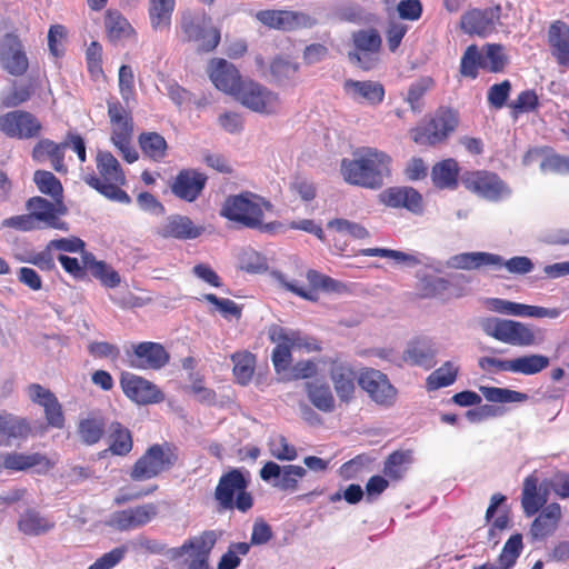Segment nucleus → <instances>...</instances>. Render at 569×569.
Returning a JSON list of instances; mask_svg holds the SVG:
<instances>
[{"instance_id": "nucleus-1", "label": "nucleus", "mask_w": 569, "mask_h": 569, "mask_svg": "<svg viewBox=\"0 0 569 569\" xmlns=\"http://www.w3.org/2000/svg\"><path fill=\"white\" fill-rule=\"evenodd\" d=\"M391 157L382 150L361 147L350 158H343L339 172L350 186L370 190L380 189L391 176Z\"/></svg>"}, {"instance_id": "nucleus-2", "label": "nucleus", "mask_w": 569, "mask_h": 569, "mask_svg": "<svg viewBox=\"0 0 569 569\" xmlns=\"http://www.w3.org/2000/svg\"><path fill=\"white\" fill-rule=\"evenodd\" d=\"M271 211L272 204L263 197L244 191L227 197L221 206L220 216L246 228L272 231L277 223H264L267 214Z\"/></svg>"}, {"instance_id": "nucleus-3", "label": "nucleus", "mask_w": 569, "mask_h": 569, "mask_svg": "<svg viewBox=\"0 0 569 569\" xmlns=\"http://www.w3.org/2000/svg\"><path fill=\"white\" fill-rule=\"evenodd\" d=\"M479 325L487 336L507 345L532 347L545 341L542 329L520 321L487 317Z\"/></svg>"}, {"instance_id": "nucleus-4", "label": "nucleus", "mask_w": 569, "mask_h": 569, "mask_svg": "<svg viewBox=\"0 0 569 569\" xmlns=\"http://www.w3.org/2000/svg\"><path fill=\"white\" fill-rule=\"evenodd\" d=\"M250 472L242 468H233L224 472L214 489V499L224 510L237 509L247 512L253 506V498L248 491Z\"/></svg>"}, {"instance_id": "nucleus-5", "label": "nucleus", "mask_w": 569, "mask_h": 569, "mask_svg": "<svg viewBox=\"0 0 569 569\" xmlns=\"http://www.w3.org/2000/svg\"><path fill=\"white\" fill-rule=\"evenodd\" d=\"M96 161L102 179L94 174H86L84 182L108 199L129 202V196L120 189V186L124 184L126 178L119 161L109 151H99Z\"/></svg>"}, {"instance_id": "nucleus-6", "label": "nucleus", "mask_w": 569, "mask_h": 569, "mask_svg": "<svg viewBox=\"0 0 569 569\" xmlns=\"http://www.w3.org/2000/svg\"><path fill=\"white\" fill-rule=\"evenodd\" d=\"M178 461L177 448L169 443H154L134 462L130 477L144 481L169 471Z\"/></svg>"}, {"instance_id": "nucleus-7", "label": "nucleus", "mask_w": 569, "mask_h": 569, "mask_svg": "<svg viewBox=\"0 0 569 569\" xmlns=\"http://www.w3.org/2000/svg\"><path fill=\"white\" fill-rule=\"evenodd\" d=\"M244 108L263 116L279 112L281 100L279 94L253 80L244 79L233 94Z\"/></svg>"}, {"instance_id": "nucleus-8", "label": "nucleus", "mask_w": 569, "mask_h": 569, "mask_svg": "<svg viewBox=\"0 0 569 569\" xmlns=\"http://www.w3.org/2000/svg\"><path fill=\"white\" fill-rule=\"evenodd\" d=\"M108 116L111 124V141L129 163L138 159L131 146L133 121L130 112L119 102H108Z\"/></svg>"}, {"instance_id": "nucleus-9", "label": "nucleus", "mask_w": 569, "mask_h": 569, "mask_svg": "<svg viewBox=\"0 0 569 569\" xmlns=\"http://www.w3.org/2000/svg\"><path fill=\"white\" fill-rule=\"evenodd\" d=\"M181 28L187 39L197 42L201 51H211L219 44L220 31L211 26V18L204 11L184 12Z\"/></svg>"}, {"instance_id": "nucleus-10", "label": "nucleus", "mask_w": 569, "mask_h": 569, "mask_svg": "<svg viewBox=\"0 0 569 569\" xmlns=\"http://www.w3.org/2000/svg\"><path fill=\"white\" fill-rule=\"evenodd\" d=\"M461 182L469 191L492 202L506 200L512 193L511 188L498 174L489 171L467 172Z\"/></svg>"}, {"instance_id": "nucleus-11", "label": "nucleus", "mask_w": 569, "mask_h": 569, "mask_svg": "<svg viewBox=\"0 0 569 569\" xmlns=\"http://www.w3.org/2000/svg\"><path fill=\"white\" fill-rule=\"evenodd\" d=\"M458 121V113L456 111L439 109L426 127L411 130L412 140L422 146L437 144L455 131Z\"/></svg>"}, {"instance_id": "nucleus-12", "label": "nucleus", "mask_w": 569, "mask_h": 569, "mask_svg": "<svg viewBox=\"0 0 569 569\" xmlns=\"http://www.w3.org/2000/svg\"><path fill=\"white\" fill-rule=\"evenodd\" d=\"M360 388L366 391L369 398L378 406L391 408L398 399V390L390 382L383 372L366 368L358 376Z\"/></svg>"}, {"instance_id": "nucleus-13", "label": "nucleus", "mask_w": 569, "mask_h": 569, "mask_svg": "<svg viewBox=\"0 0 569 569\" xmlns=\"http://www.w3.org/2000/svg\"><path fill=\"white\" fill-rule=\"evenodd\" d=\"M355 51L349 52V60L363 70H371L379 61L381 37L373 28L362 29L352 33Z\"/></svg>"}, {"instance_id": "nucleus-14", "label": "nucleus", "mask_w": 569, "mask_h": 569, "mask_svg": "<svg viewBox=\"0 0 569 569\" xmlns=\"http://www.w3.org/2000/svg\"><path fill=\"white\" fill-rule=\"evenodd\" d=\"M260 478L270 483L273 488L283 492L298 490L299 481L306 477L307 470L298 465L280 466L277 462L268 461L260 469Z\"/></svg>"}, {"instance_id": "nucleus-15", "label": "nucleus", "mask_w": 569, "mask_h": 569, "mask_svg": "<svg viewBox=\"0 0 569 569\" xmlns=\"http://www.w3.org/2000/svg\"><path fill=\"white\" fill-rule=\"evenodd\" d=\"M256 18L263 26L282 31L311 28L316 24V19L311 16L291 10H261L256 13Z\"/></svg>"}, {"instance_id": "nucleus-16", "label": "nucleus", "mask_w": 569, "mask_h": 569, "mask_svg": "<svg viewBox=\"0 0 569 569\" xmlns=\"http://www.w3.org/2000/svg\"><path fill=\"white\" fill-rule=\"evenodd\" d=\"M120 386L123 393L137 405L158 403L164 399L153 382L130 372L121 375Z\"/></svg>"}, {"instance_id": "nucleus-17", "label": "nucleus", "mask_w": 569, "mask_h": 569, "mask_svg": "<svg viewBox=\"0 0 569 569\" xmlns=\"http://www.w3.org/2000/svg\"><path fill=\"white\" fill-rule=\"evenodd\" d=\"M274 277L282 288L310 301L317 300V289L320 288L326 291H335L339 287V283L336 280L323 276L316 270H309L307 272V280L310 284V288L300 284L297 280H288L281 273H277Z\"/></svg>"}, {"instance_id": "nucleus-18", "label": "nucleus", "mask_w": 569, "mask_h": 569, "mask_svg": "<svg viewBox=\"0 0 569 569\" xmlns=\"http://www.w3.org/2000/svg\"><path fill=\"white\" fill-rule=\"evenodd\" d=\"M54 466V461L40 452H3L0 455V469L11 472L34 469L38 473H46Z\"/></svg>"}, {"instance_id": "nucleus-19", "label": "nucleus", "mask_w": 569, "mask_h": 569, "mask_svg": "<svg viewBox=\"0 0 569 569\" xmlns=\"http://www.w3.org/2000/svg\"><path fill=\"white\" fill-rule=\"evenodd\" d=\"M158 515V507L154 503H143L133 508H128L113 512L109 525L118 530H134L148 525Z\"/></svg>"}, {"instance_id": "nucleus-20", "label": "nucleus", "mask_w": 569, "mask_h": 569, "mask_svg": "<svg viewBox=\"0 0 569 569\" xmlns=\"http://www.w3.org/2000/svg\"><path fill=\"white\" fill-rule=\"evenodd\" d=\"M500 19V8L473 9L461 17V29L471 36L488 37L496 30Z\"/></svg>"}, {"instance_id": "nucleus-21", "label": "nucleus", "mask_w": 569, "mask_h": 569, "mask_svg": "<svg viewBox=\"0 0 569 569\" xmlns=\"http://www.w3.org/2000/svg\"><path fill=\"white\" fill-rule=\"evenodd\" d=\"M27 209L30 211L33 220L40 227L42 223L46 227L54 229H66L64 222L60 221L59 214L64 212L63 204L60 199L56 202H50L41 197H33L28 200Z\"/></svg>"}, {"instance_id": "nucleus-22", "label": "nucleus", "mask_w": 569, "mask_h": 569, "mask_svg": "<svg viewBox=\"0 0 569 569\" xmlns=\"http://www.w3.org/2000/svg\"><path fill=\"white\" fill-rule=\"evenodd\" d=\"M40 128L39 121L29 112L11 111L0 118V129L13 138L34 137Z\"/></svg>"}, {"instance_id": "nucleus-23", "label": "nucleus", "mask_w": 569, "mask_h": 569, "mask_svg": "<svg viewBox=\"0 0 569 569\" xmlns=\"http://www.w3.org/2000/svg\"><path fill=\"white\" fill-rule=\"evenodd\" d=\"M208 73L218 90L232 97L243 81L237 68L224 59H212L208 67Z\"/></svg>"}, {"instance_id": "nucleus-24", "label": "nucleus", "mask_w": 569, "mask_h": 569, "mask_svg": "<svg viewBox=\"0 0 569 569\" xmlns=\"http://www.w3.org/2000/svg\"><path fill=\"white\" fill-rule=\"evenodd\" d=\"M169 361L164 348L156 342H140L133 346L130 365L136 369H160Z\"/></svg>"}, {"instance_id": "nucleus-25", "label": "nucleus", "mask_w": 569, "mask_h": 569, "mask_svg": "<svg viewBox=\"0 0 569 569\" xmlns=\"http://www.w3.org/2000/svg\"><path fill=\"white\" fill-rule=\"evenodd\" d=\"M343 91L349 99L358 103L377 106L385 98L383 86L371 80H353L347 79L343 82Z\"/></svg>"}, {"instance_id": "nucleus-26", "label": "nucleus", "mask_w": 569, "mask_h": 569, "mask_svg": "<svg viewBox=\"0 0 569 569\" xmlns=\"http://www.w3.org/2000/svg\"><path fill=\"white\" fill-rule=\"evenodd\" d=\"M207 177L196 170L180 171L171 184L172 193L188 202L194 201L202 192Z\"/></svg>"}, {"instance_id": "nucleus-27", "label": "nucleus", "mask_w": 569, "mask_h": 569, "mask_svg": "<svg viewBox=\"0 0 569 569\" xmlns=\"http://www.w3.org/2000/svg\"><path fill=\"white\" fill-rule=\"evenodd\" d=\"M203 232V228L196 226L193 221L181 214H172L157 228V233L162 238L179 240L196 239Z\"/></svg>"}, {"instance_id": "nucleus-28", "label": "nucleus", "mask_w": 569, "mask_h": 569, "mask_svg": "<svg viewBox=\"0 0 569 569\" xmlns=\"http://www.w3.org/2000/svg\"><path fill=\"white\" fill-rule=\"evenodd\" d=\"M31 432L29 422L21 417L2 413L0 415V446L11 447L16 442L24 441Z\"/></svg>"}, {"instance_id": "nucleus-29", "label": "nucleus", "mask_w": 569, "mask_h": 569, "mask_svg": "<svg viewBox=\"0 0 569 569\" xmlns=\"http://www.w3.org/2000/svg\"><path fill=\"white\" fill-rule=\"evenodd\" d=\"M268 337L270 340L283 341L290 345L291 349L301 350L303 352H313L320 350L317 340L299 330L284 328L278 325H272L268 329Z\"/></svg>"}, {"instance_id": "nucleus-30", "label": "nucleus", "mask_w": 569, "mask_h": 569, "mask_svg": "<svg viewBox=\"0 0 569 569\" xmlns=\"http://www.w3.org/2000/svg\"><path fill=\"white\" fill-rule=\"evenodd\" d=\"M330 378L333 383L338 398L343 402H349L356 391V375L352 367L345 362H335L330 369Z\"/></svg>"}, {"instance_id": "nucleus-31", "label": "nucleus", "mask_w": 569, "mask_h": 569, "mask_svg": "<svg viewBox=\"0 0 569 569\" xmlns=\"http://www.w3.org/2000/svg\"><path fill=\"white\" fill-rule=\"evenodd\" d=\"M103 26L108 40L118 44L136 36V30L128 19L117 9H108L104 13Z\"/></svg>"}, {"instance_id": "nucleus-32", "label": "nucleus", "mask_w": 569, "mask_h": 569, "mask_svg": "<svg viewBox=\"0 0 569 569\" xmlns=\"http://www.w3.org/2000/svg\"><path fill=\"white\" fill-rule=\"evenodd\" d=\"M361 256L366 257H381L389 258L395 260L399 264H405L408 267H415L418 264H426L432 268L435 271H441V266L438 262L431 261L428 262V259L419 253H408L403 251L385 249V248H367L360 250Z\"/></svg>"}, {"instance_id": "nucleus-33", "label": "nucleus", "mask_w": 569, "mask_h": 569, "mask_svg": "<svg viewBox=\"0 0 569 569\" xmlns=\"http://www.w3.org/2000/svg\"><path fill=\"white\" fill-rule=\"evenodd\" d=\"M548 42L552 56L560 66H569V26L563 21L552 22L548 30Z\"/></svg>"}, {"instance_id": "nucleus-34", "label": "nucleus", "mask_w": 569, "mask_h": 569, "mask_svg": "<svg viewBox=\"0 0 569 569\" xmlns=\"http://www.w3.org/2000/svg\"><path fill=\"white\" fill-rule=\"evenodd\" d=\"M500 256L490 252L475 251L462 252L450 257L447 261V267L452 269L472 270L481 267H492V264L500 263Z\"/></svg>"}, {"instance_id": "nucleus-35", "label": "nucleus", "mask_w": 569, "mask_h": 569, "mask_svg": "<svg viewBox=\"0 0 569 569\" xmlns=\"http://www.w3.org/2000/svg\"><path fill=\"white\" fill-rule=\"evenodd\" d=\"M436 349L428 339H418L408 343L402 353L405 362L412 366L431 368L435 363Z\"/></svg>"}, {"instance_id": "nucleus-36", "label": "nucleus", "mask_w": 569, "mask_h": 569, "mask_svg": "<svg viewBox=\"0 0 569 569\" xmlns=\"http://www.w3.org/2000/svg\"><path fill=\"white\" fill-rule=\"evenodd\" d=\"M561 518V507L552 502L546 506L541 513L533 520L530 532L536 539H543L552 535L558 528Z\"/></svg>"}, {"instance_id": "nucleus-37", "label": "nucleus", "mask_w": 569, "mask_h": 569, "mask_svg": "<svg viewBox=\"0 0 569 569\" xmlns=\"http://www.w3.org/2000/svg\"><path fill=\"white\" fill-rule=\"evenodd\" d=\"M68 146L69 142L67 139L61 143H56L51 140H42L34 147L33 157L39 161L48 158L57 172H67L64 151Z\"/></svg>"}, {"instance_id": "nucleus-38", "label": "nucleus", "mask_w": 569, "mask_h": 569, "mask_svg": "<svg viewBox=\"0 0 569 569\" xmlns=\"http://www.w3.org/2000/svg\"><path fill=\"white\" fill-rule=\"evenodd\" d=\"M309 401L320 411L335 410V397L329 385L321 379H312L305 383Z\"/></svg>"}, {"instance_id": "nucleus-39", "label": "nucleus", "mask_w": 569, "mask_h": 569, "mask_svg": "<svg viewBox=\"0 0 569 569\" xmlns=\"http://www.w3.org/2000/svg\"><path fill=\"white\" fill-rule=\"evenodd\" d=\"M82 263L102 286L116 288L120 284V274L104 261L97 260L91 252H83Z\"/></svg>"}, {"instance_id": "nucleus-40", "label": "nucleus", "mask_w": 569, "mask_h": 569, "mask_svg": "<svg viewBox=\"0 0 569 569\" xmlns=\"http://www.w3.org/2000/svg\"><path fill=\"white\" fill-rule=\"evenodd\" d=\"M217 542V533L214 531H204L199 536L186 540L178 549L177 556L190 553V557L209 558L211 550Z\"/></svg>"}, {"instance_id": "nucleus-41", "label": "nucleus", "mask_w": 569, "mask_h": 569, "mask_svg": "<svg viewBox=\"0 0 569 569\" xmlns=\"http://www.w3.org/2000/svg\"><path fill=\"white\" fill-rule=\"evenodd\" d=\"M104 419L98 413H90L81 418L78 422L77 432L81 440L87 446L96 445L100 441L104 433Z\"/></svg>"}, {"instance_id": "nucleus-42", "label": "nucleus", "mask_w": 569, "mask_h": 569, "mask_svg": "<svg viewBox=\"0 0 569 569\" xmlns=\"http://www.w3.org/2000/svg\"><path fill=\"white\" fill-rule=\"evenodd\" d=\"M54 527V522L40 515L38 511L28 510L21 515L18 521V528L28 536H40L49 532Z\"/></svg>"}, {"instance_id": "nucleus-43", "label": "nucleus", "mask_w": 569, "mask_h": 569, "mask_svg": "<svg viewBox=\"0 0 569 569\" xmlns=\"http://www.w3.org/2000/svg\"><path fill=\"white\" fill-rule=\"evenodd\" d=\"M176 0H149L150 23L156 30L168 29L171 24Z\"/></svg>"}, {"instance_id": "nucleus-44", "label": "nucleus", "mask_w": 569, "mask_h": 569, "mask_svg": "<svg viewBox=\"0 0 569 569\" xmlns=\"http://www.w3.org/2000/svg\"><path fill=\"white\" fill-rule=\"evenodd\" d=\"M481 53V69L489 72H501L508 63V58L505 53V48L498 43H487L482 47Z\"/></svg>"}, {"instance_id": "nucleus-45", "label": "nucleus", "mask_w": 569, "mask_h": 569, "mask_svg": "<svg viewBox=\"0 0 569 569\" xmlns=\"http://www.w3.org/2000/svg\"><path fill=\"white\" fill-rule=\"evenodd\" d=\"M459 167L456 160L446 159L433 166L431 178L439 188H453L457 184Z\"/></svg>"}, {"instance_id": "nucleus-46", "label": "nucleus", "mask_w": 569, "mask_h": 569, "mask_svg": "<svg viewBox=\"0 0 569 569\" xmlns=\"http://www.w3.org/2000/svg\"><path fill=\"white\" fill-rule=\"evenodd\" d=\"M546 502V499L538 493V480L533 476H529L523 481L521 505L526 516L530 517Z\"/></svg>"}, {"instance_id": "nucleus-47", "label": "nucleus", "mask_w": 569, "mask_h": 569, "mask_svg": "<svg viewBox=\"0 0 569 569\" xmlns=\"http://www.w3.org/2000/svg\"><path fill=\"white\" fill-rule=\"evenodd\" d=\"M549 366V358L543 355H526L511 359V372L526 376L536 375Z\"/></svg>"}, {"instance_id": "nucleus-48", "label": "nucleus", "mask_w": 569, "mask_h": 569, "mask_svg": "<svg viewBox=\"0 0 569 569\" xmlns=\"http://www.w3.org/2000/svg\"><path fill=\"white\" fill-rule=\"evenodd\" d=\"M479 391L487 401L496 403L525 402L529 398L527 393L508 388L481 386Z\"/></svg>"}, {"instance_id": "nucleus-49", "label": "nucleus", "mask_w": 569, "mask_h": 569, "mask_svg": "<svg viewBox=\"0 0 569 569\" xmlns=\"http://www.w3.org/2000/svg\"><path fill=\"white\" fill-rule=\"evenodd\" d=\"M299 64L284 57H276L270 63V73L279 84L291 82L296 79Z\"/></svg>"}, {"instance_id": "nucleus-50", "label": "nucleus", "mask_w": 569, "mask_h": 569, "mask_svg": "<svg viewBox=\"0 0 569 569\" xmlns=\"http://www.w3.org/2000/svg\"><path fill=\"white\" fill-rule=\"evenodd\" d=\"M458 370V366L452 361L445 362L427 378V389L437 390L452 385L456 381Z\"/></svg>"}, {"instance_id": "nucleus-51", "label": "nucleus", "mask_w": 569, "mask_h": 569, "mask_svg": "<svg viewBox=\"0 0 569 569\" xmlns=\"http://www.w3.org/2000/svg\"><path fill=\"white\" fill-rule=\"evenodd\" d=\"M2 62L4 69L13 76H21L28 69V59L19 42L2 53Z\"/></svg>"}, {"instance_id": "nucleus-52", "label": "nucleus", "mask_w": 569, "mask_h": 569, "mask_svg": "<svg viewBox=\"0 0 569 569\" xmlns=\"http://www.w3.org/2000/svg\"><path fill=\"white\" fill-rule=\"evenodd\" d=\"M110 451L113 455L124 456L132 449V438L130 431L119 422L110 426Z\"/></svg>"}, {"instance_id": "nucleus-53", "label": "nucleus", "mask_w": 569, "mask_h": 569, "mask_svg": "<svg viewBox=\"0 0 569 569\" xmlns=\"http://www.w3.org/2000/svg\"><path fill=\"white\" fill-rule=\"evenodd\" d=\"M523 549L522 536L520 533L512 535L505 543L500 556L498 558V565L500 569H510L515 566L517 559L521 555Z\"/></svg>"}, {"instance_id": "nucleus-54", "label": "nucleus", "mask_w": 569, "mask_h": 569, "mask_svg": "<svg viewBox=\"0 0 569 569\" xmlns=\"http://www.w3.org/2000/svg\"><path fill=\"white\" fill-rule=\"evenodd\" d=\"M143 153L158 161L166 154L167 142L162 136L156 132L142 133L139 138Z\"/></svg>"}, {"instance_id": "nucleus-55", "label": "nucleus", "mask_w": 569, "mask_h": 569, "mask_svg": "<svg viewBox=\"0 0 569 569\" xmlns=\"http://www.w3.org/2000/svg\"><path fill=\"white\" fill-rule=\"evenodd\" d=\"M233 375L241 385H247L254 372V357L250 352H238L232 356Z\"/></svg>"}, {"instance_id": "nucleus-56", "label": "nucleus", "mask_w": 569, "mask_h": 569, "mask_svg": "<svg viewBox=\"0 0 569 569\" xmlns=\"http://www.w3.org/2000/svg\"><path fill=\"white\" fill-rule=\"evenodd\" d=\"M268 449L270 455L280 461H293L298 457L296 447L290 445L282 435L271 436L268 440Z\"/></svg>"}, {"instance_id": "nucleus-57", "label": "nucleus", "mask_w": 569, "mask_h": 569, "mask_svg": "<svg viewBox=\"0 0 569 569\" xmlns=\"http://www.w3.org/2000/svg\"><path fill=\"white\" fill-rule=\"evenodd\" d=\"M449 287V281L441 277L425 276L418 282V291L422 298L442 297Z\"/></svg>"}, {"instance_id": "nucleus-58", "label": "nucleus", "mask_w": 569, "mask_h": 569, "mask_svg": "<svg viewBox=\"0 0 569 569\" xmlns=\"http://www.w3.org/2000/svg\"><path fill=\"white\" fill-rule=\"evenodd\" d=\"M328 228L341 236H349L356 240H362L370 236L369 231L362 224L342 218L330 220Z\"/></svg>"}, {"instance_id": "nucleus-59", "label": "nucleus", "mask_w": 569, "mask_h": 569, "mask_svg": "<svg viewBox=\"0 0 569 569\" xmlns=\"http://www.w3.org/2000/svg\"><path fill=\"white\" fill-rule=\"evenodd\" d=\"M410 461L411 455L409 451H396L385 462L383 472L391 479H400Z\"/></svg>"}, {"instance_id": "nucleus-60", "label": "nucleus", "mask_w": 569, "mask_h": 569, "mask_svg": "<svg viewBox=\"0 0 569 569\" xmlns=\"http://www.w3.org/2000/svg\"><path fill=\"white\" fill-rule=\"evenodd\" d=\"M250 550V543H231L226 553L220 558L217 569H237L241 563V556H246Z\"/></svg>"}, {"instance_id": "nucleus-61", "label": "nucleus", "mask_w": 569, "mask_h": 569, "mask_svg": "<svg viewBox=\"0 0 569 569\" xmlns=\"http://www.w3.org/2000/svg\"><path fill=\"white\" fill-rule=\"evenodd\" d=\"M33 180L42 193L51 196L54 200L61 198L62 186L51 172L38 170Z\"/></svg>"}, {"instance_id": "nucleus-62", "label": "nucleus", "mask_w": 569, "mask_h": 569, "mask_svg": "<svg viewBox=\"0 0 569 569\" xmlns=\"http://www.w3.org/2000/svg\"><path fill=\"white\" fill-rule=\"evenodd\" d=\"M481 53L476 44L469 46L460 62V72L463 77L475 79L478 76V69L481 68Z\"/></svg>"}, {"instance_id": "nucleus-63", "label": "nucleus", "mask_w": 569, "mask_h": 569, "mask_svg": "<svg viewBox=\"0 0 569 569\" xmlns=\"http://www.w3.org/2000/svg\"><path fill=\"white\" fill-rule=\"evenodd\" d=\"M485 306L488 310L497 313L523 318L526 305L501 298H489L485 301Z\"/></svg>"}, {"instance_id": "nucleus-64", "label": "nucleus", "mask_w": 569, "mask_h": 569, "mask_svg": "<svg viewBox=\"0 0 569 569\" xmlns=\"http://www.w3.org/2000/svg\"><path fill=\"white\" fill-rule=\"evenodd\" d=\"M433 86V80L425 77L413 82L408 90L406 101L409 103L413 112L421 111V99L425 93Z\"/></svg>"}]
</instances>
